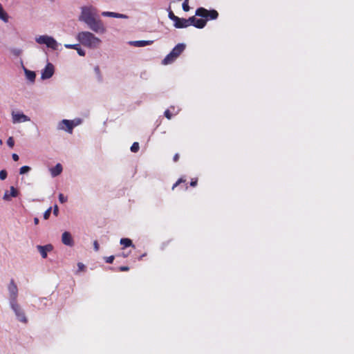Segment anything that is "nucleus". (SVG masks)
<instances>
[{
	"mask_svg": "<svg viewBox=\"0 0 354 354\" xmlns=\"http://www.w3.org/2000/svg\"><path fill=\"white\" fill-rule=\"evenodd\" d=\"M77 39L83 46L91 48L98 47L101 43V40L99 38L88 31L79 32Z\"/></svg>",
	"mask_w": 354,
	"mask_h": 354,
	"instance_id": "nucleus-1",
	"label": "nucleus"
},
{
	"mask_svg": "<svg viewBox=\"0 0 354 354\" xmlns=\"http://www.w3.org/2000/svg\"><path fill=\"white\" fill-rule=\"evenodd\" d=\"M96 9L93 6H84L82 8L81 15L79 20L88 24L90 21L95 18Z\"/></svg>",
	"mask_w": 354,
	"mask_h": 354,
	"instance_id": "nucleus-2",
	"label": "nucleus"
},
{
	"mask_svg": "<svg viewBox=\"0 0 354 354\" xmlns=\"http://www.w3.org/2000/svg\"><path fill=\"white\" fill-rule=\"evenodd\" d=\"M196 16H198L207 21L214 20L218 18V13L216 10H207L205 8L201 7L196 9L195 12Z\"/></svg>",
	"mask_w": 354,
	"mask_h": 354,
	"instance_id": "nucleus-3",
	"label": "nucleus"
},
{
	"mask_svg": "<svg viewBox=\"0 0 354 354\" xmlns=\"http://www.w3.org/2000/svg\"><path fill=\"white\" fill-rule=\"evenodd\" d=\"M36 41L40 44H46L48 48L56 50L57 43L54 38L48 35L39 36L36 39Z\"/></svg>",
	"mask_w": 354,
	"mask_h": 354,
	"instance_id": "nucleus-4",
	"label": "nucleus"
},
{
	"mask_svg": "<svg viewBox=\"0 0 354 354\" xmlns=\"http://www.w3.org/2000/svg\"><path fill=\"white\" fill-rule=\"evenodd\" d=\"M87 25L90 29L97 33H104L106 30L102 21L96 19L95 18L90 21Z\"/></svg>",
	"mask_w": 354,
	"mask_h": 354,
	"instance_id": "nucleus-5",
	"label": "nucleus"
},
{
	"mask_svg": "<svg viewBox=\"0 0 354 354\" xmlns=\"http://www.w3.org/2000/svg\"><path fill=\"white\" fill-rule=\"evenodd\" d=\"M11 308L15 311L16 316L17 317L18 319L24 323L27 322V319L25 316V313L22 310V309L20 308V306L18 305V304L16 302H11L10 303Z\"/></svg>",
	"mask_w": 354,
	"mask_h": 354,
	"instance_id": "nucleus-6",
	"label": "nucleus"
},
{
	"mask_svg": "<svg viewBox=\"0 0 354 354\" xmlns=\"http://www.w3.org/2000/svg\"><path fill=\"white\" fill-rule=\"evenodd\" d=\"M8 291L10 294V300L11 302H16L18 295V288L15 283L14 279H11L8 285Z\"/></svg>",
	"mask_w": 354,
	"mask_h": 354,
	"instance_id": "nucleus-7",
	"label": "nucleus"
},
{
	"mask_svg": "<svg viewBox=\"0 0 354 354\" xmlns=\"http://www.w3.org/2000/svg\"><path fill=\"white\" fill-rule=\"evenodd\" d=\"M188 22V26L192 25L197 28H203L206 26V20L203 19H196L194 16L186 19Z\"/></svg>",
	"mask_w": 354,
	"mask_h": 354,
	"instance_id": "nucleus-8",
	"label": "nucleus"
},
{
	"mask_svg": "<svg viewBox=\"0 0 354 354\" xmlns=\"http://www.w3.org/2000/svg\"><path fill=\"white\" fill-rule=\"evenodd\" d=\"M54 74V66L51 63H48L42 71L41 79L46 80L50 78Z\"/></svg>",
	"mask_w": 354,
	"mask_h": 354,
	"instance_id": "nucleus-9",
	"label": "nucleus"
},
{
	"mask_svg": "<svg viewBox=\"0 0 354 354\" xmlns=\"http://www.w3.org/2000/svg\"><path fill=\"white\" fill-rule=\"evenodd\" d=\"M12 122L13 123H19V122H27L30 120V118L24 115L22 113H15L12 112Z\"/></svg>",
	"mask_w": 354,
	"mask_h": 354,
	"instance_id": "nucleus-10",
	"label": "nucleus"
},
{
	"mask_svg": "<svg viewBox=\"0 0 354 354\" xmlns=\"http://www.w3.org/2000/svg\"><path fill=\"white\" fill-rule=\"evenodd\" d=\"M37 248L38 251L40 252L41 257L44 259H46L47 257V252L53 250V245L50 244H48L46 245H37Z\"/></svg>",
	"mask_w": 354,
	"mask_h": 354,
	"instance_id": "nucleus-11",
	"label": "nucleus"
},
{
	"mask_svg": "<svg viewBox=\"0 0 354 354\" xmlns=\"http://www.w3.org/2000/svg\"><path fill=\"white\" fill-rule=\"evenodd\" d=\"M62 241L66 245L72 246L73 245L72 236L68 232H64L62 234Z\"/></svg>",
	"mask_w": 354,
	"mask_h": 354,
	"instance_id": "nucleus-12",
	"label": "nucleus"
},
{
	"mask_svg": "<svg viewBox=\"0 0 354 354\" xmlns=\"http://www.w3.org/2000/svg\"><path fill=\"white\" fill-rule=\"evenodd\" d=\"M61 124L64 126L61 127L60 129H64L69 133H72L74 127L73 122L68 120H63Z\"/></svg>",
	"mask_w": 354,
	"mask_h": 354,
	"instance_id": "nucleus-13",
	"label": "nucleus"
},
{
	"mask_svg": "<svg viewBox=\"0 0 354 354\" xmlns=\"http://www.w3.org/2000/svg\"><path fill=\"white\" fill-rule=\"evenodd\" d=\"M185 48V44H178L172 49V50L171 52L177 58L183 52Z\"/></svg>",
	"mask_w": 354,
	"mask_h": 354,
	"instance_id": "nucleus-14",
	"label": "nucleus"
},
{
	"mask_svg": "<svg viewBox=\"0 0 354 354\" xmlns=\"http://www.w3.org/2000/svg\"><path fill=\"white\" fill-rule=\"evenodd\" d=\"M153 42V41L152 40H139L131 41L130 44L136 47H143L147 45H151Z\"/></svg>",
	"mask_w": 354,
	"mask_h": 354,
	"instance_id": "nucleus-15",
	"label": "nucleus"
},
{
	"mask_svg": "<svg viewBox=\"0 0 354 354\" xmlns=\"http://www.w3.org/2000/svg\"><path fill=\"white\" fill-rule=\"evenodd\" d=\"M174 26L176 28H187L188 27V22L186 21V19L179 17V21H176L174 23Z\"/></svg>",
	"mask_w": 354,
	"mask_h": 354,
	"instance_id": "nucleus-16",
	"label": "nucleus"
},
{
	"mask_svg": "<svg viewBox=\"0 0 354 354\" xmlns=\"http://www.w3.org/2000/svg\"><path fill=\"white\" fill-rule=\"evenodd\" d=\"M62 171V166L60 163H57L54 167L50 169L51 175L55 177L59 175Z\"/></svg>",
	"mask_w": 354,
	"mask_h": 354,
	"instance_id": "nucleus-17",
	"label": "nucleus"
},
{
	"mask_svg": "<svg viewBox=\"0 0 354 354\" xmlns=\"http://www.w3.org/2000/svg\"><path fill=\"white\" fill-rule=\"evenodd\" d=\"M102 16L104 17H115V18H127V17L125 15L123 14H119L116 12H103L102 13Z\"/></svg>",
	"mask_w": 354,
	"mask_h": 354,
	"instance_id": "nucleus-18",
	"label": "nucleus"
},
{
	"mask_svg": "<svg viewBox=\"0 0 354 354\" xmlns=\"http://www.w3.org/2000/svg\"><path fill=\"white\" fill-rule=\"evenodd\" d=\"M176 57H175L171 52H170L162 61V64L164 65H167L172 63L174 60H176Z\"/></svg>",
	"mask_w": 354,
	"mask_h": 354,
	"instance_id": "nucleus-19",
	"label": "nucleus"
},
{
	"mask_svg": "<svg viewBox=\"0 0 354 354\" xmlns=\"http://www.w3.org/2000/svg\"><path fill=\"white\" fill-rule=\"evenodd\" d=\"M0 19L7 23L8 22L9 16L8 13L4 10L2 5L0 3Z\"/></svg>",
	"mask_w": 354,
	"mask_h": 354,
	"instance_id": "nucleus-20",
	"label": "nucleus"
},
{
	"mask_svg": "<svg viewBox=\"0 0 354 354\" xmlns=\"http://www.w3.org/2000/svg\"><path fill=\"white\" fill-rule=\"evenodd\" d=\"M120 244L124 246V248L127 247H133L134 248V245L132 243V241L130 239L128 238H122L120 239Z\"/></svg>",
	"mask_w": 354,
	"mask_h": 354,
	"instance_id": "nucleus-21",
	"label": "nucleus"
},
{
	"mask_svg": "<svg viewBox=\"0 0 354 354\" xmlns=\"http://www.w3.org/2000/svg\"><path fill=\"white\" fill-rule=\"evenodd\" d=\"M25 74H26V78L28 80H30L32 82H35L36 75L34 71H29V70L25 68Z\"/></svg>",
	"mask_w": 354,
	"mask_h": 354,
	"instance_id": "nucleus-22",
	"label": "nucleus"
},
{
	"mask_svg": "<svg viewBox=\"0 0 354 354\" xmlns=\"http://www.w3.org/2000/svg\"><path fill=\"white\" fill-rule=\"evenodd\" d=\"M168 17L174 23L176 22V21H179V17L174 15V13L173 12L170 8L168 9Z\"/></svg>",
	"mask_w": 354,
	"mask_h": 354,
	"instance_id": "nucleus-23",
	"label": "nucleus"
},
{
	"mask_svg": "<svg viewBox=\"0 0 354 354\" xmlns=\"http://www.w3.org/2000/svg\"><path fill=\"white\" fill-rule=\"evenodd\" d=\"M186 179L184 178H180L172 186V190H174L177 186L180 185L181 183H185Z\"/></svg>",
	"mask_w": 354,
	"mask_h": 354,
	"instance_id": "nucleus-24",
	"label": "nucleus"
},
{
	"mask_svg": "<svg viewBox=\"0 0 354 354\" xmlns=\"http://www.w3.org/2000/svg\"><path fill=\"white\" fill-rule=\"evenodd\" d=\"M139 149H140L139 143L137 142H133L131 147V151L134 153L138 152Z\"/></svg>",
	"mask_w": 354,
	"mask_h": 354,
	"instance_id": "nucleus-25",
	"label": "nucleus"
},
{
	"mask_svg": "<svg viewBox=\"0 0 354 354\" xmlns=\"http://www.w3.org/2000/svg\"><path fill=\"white\" fill-rule=\"evenodd\" d=\"M31 168L29 166H23L19 169V174H24L26 173H28L30 171Z\"/></svg>",
	"mask_w": 354,
	"mask_h": 354,
	"instance_id": "nucleus-26",
	"label": "nucleus"
},
{
	"mask_svg": "<svg viewBox=\"0 0 354 354\" xmlns=\"http://www.w3.org/2000/svg\"><path fill=\"white\" fill-rule=\"evenodd\" d=\"M10 194L12 197H17L19 194V192L13 186H11Z\"/></svg>",
	"mask_w": 354,
	"mask_h": 354,
	"instance_id": "nucleus-27",
	"label": "nucleus"
},
{
	"mask_svg": "<svg viewBox=\"0 0 354 354\" xmlns=\"http://www.w3.org/2000/svg\"><path fill=\"white\" fill-rule=\"evenodd\" d=\"M51 211H52V207H50L48 209H46L44 214V218L45 220H47L50 217V215L51 214Z\"/></svg>",
	"mask_w": 354,
	"mask_h": 354,
	"instance_id": "nucleus-28",
	"label": "nucleus"
},
{
	"mask_svg": "<svg viewBox=\"0 0 354 354\" xmlns=\"http://www.w3.org/2000/svg\"><path fill=\"white\" fill-rule=\"evenodd\" d=\"M188 1L189 0H185V1L183 3V9L185 12H188L189 10Z\"/></svg>",
	"mask_w": 354,
	"mask_h": 354,
	"instance_id": "nucleus-29",
	"label": "nucleus"
},
{
	"mask_svg": "<svg viewBox=\"0 0 354 354\" xmlns=\"http://www.w3.org/2000/svg\"><path fill=\"white\" fill-rule=\"evenodd\" d=\"M8 173L5 169L0 171V179L3 180L7 178Z\"/></svg>",
	"mask_w": 354,
	"mask_h": 354,
	"instance_id": "nucleus-30",
	"label": "nucleus"
},
{
	"mask_svg": "<svg viewBox=\"0 0 354 354\" xmlns=\"http://www.w3.org/2000/svg\"><path fill=\"white\" fill-rule=\"evenodd\" d=\"M65 48H68V49H75L77 50V49L78 48V47L80 46L79 44H65L64 45Z\"/></svg>",
	"mask_w": 354,
	"mask_h": 354,
	"instance_id": "nucleus-31",
	"label": "nucleus"
},
{
	"mask_svg": "<svg viewBox=\"0 0 354 354\" xmlns=\"http://www.w3.org/2000/svg\"><path fill=\"white\" fill-rule=\"evenodd\" d=\"M7 145L10 147L12 148L15 145V141L12 137H9L7 140Z\"/></svg>",
	"mask_w": 354,
	"mask_h": 354,
	"instance_id": "nucleus-32",
	"label": "nucleus"
},
{
	"mask_svg": "<svg viewBox=\"0 0 354 354\" xmlns=\"http://www.w3.org/2000/svg\"><path fill=\"white\" fill-rule=\"evenodd\" d=\"M59 201L61 203H64L67 201V197L64 196L63 194H59Z\"/></svg>",
	"mask_w": 354,
	"mask_h": 354,
	"instance_id": "nucleus-33",
	"label": "nucleus"
},
{
	"mask_svg": "<svg viewBox=\"0 0 354 354\" xmlns=\"http://www.w3.org/2000/svg\"><path fill=\"white\" fill-rule=\"evenodd\" d=\"M115 257L113 255L106 257L104 258L105 261L108 263H112L114 261Z\"/></svg>",
	"mask_w": 354,
	"mask_h": 354,
	"instance_id": "nucleus-34",
	"label": "nucleus"
},
{
	"mask_svg": "<svg viewBox=\"0 0 354 354\" xmlns=\"http://www.w3.org/2000/svg\"><path fill=\"white\" fill-rule=\"evenodd\" d=\"M165 116L168 119L170 120L172 118V113L169 109H167L164 113Z\"/></svg>",
	"mask_w": 354,
	"mask_h": 354,
	"instance_id": "nucleus-35",
	"label": "nucleus"
},
{
	"mask_svg": "<svg viewBox=\"0 0 354 354\" xmlns=\"http://www.w3.org/2000/svg\"><path fill=\"white\" fill-rule=\"evenodd\" d=\"M118 270L120 272H125L129 270V267L128 266H120L118 268Z\"/></svg>",
	"mask_w": 354,
	"mask_h": 354,
	"instance_id": "nucleus-36",
	"label": "nucleus"
},
{
	"mask_svg": "<svg viewBox=\"0 0 354 354\" xmlns=\"http://www.w3.org/2000/svg\"><path fill=\"white\" fill-rule=\"evenodd\" d=\"M10 196H10V194H8V191H6V192L4 193V195H3V200H5V201H10Z\"/></svg>",
	"mask_w": 354,
	"mask_h": 354,
	"instance_id": "nucleus-37",
	"label": "nucleus"
},
{
	"mask_svg": "<svg viewBox=\"0 0 354 354\" xmlns=\"http://www.w3.org/2000/svg\"><path fill=\"white\" fill-rule=\"evenodd\" d=\"M77 53L80 55V56H84L85 55V51L82 49L80 46L78 47V48L77 49Z\"/></svg>",
	"mask_w": 354,
	"mask_h": 354,
	"instance_id": "nucleus-38",
	"label": "nucleus"
},
{
	"mask_svg": "<svg viewBox=\"0 0 354 354\" xmlns=\"http://www.w3.org/2000/svg\"><path fill=\"white\" fill-rule=\"evenodd\" d=\"M58 213H59V208H58V206H57V205H54V207H53V214H54L55 216H57Z\"/></svg>",
	"mask_w": 354,
	"mask_h": 354,
	"instance_id": "nucleus-39",
	"label": "nucleus"
},
{
	"mask_svg": "<svg viewBox=\"0 0 354 354\" xmlns=\"http://www.w3.org/2000/svg\"><path fill=\"white\" fill-rule=\"evenodd\" d=\"M197 183H198V179L197 178H193V179H192V180L190 182V186L195 187V186L197 185Z\"/></svg>",
	"mask_w": 354,
	"mask_h": 354,
	"instance_id": "nucleus-40",
	"label": "nucleus"
},
{
	"mask_svg": "<svg viewBox=\"0 0 354 354\" xmlns=\"http://www.w3.org/2000/svg\"><path fill=\"white\" fill-rule=\"evenodd\" d=\"M93 247H94V250L96 252L99 250L100 246H99V243H98L97 241H94Z\"/></svg>",
	"mask_w": 354,
	"mask_h": 354,
	"instance_id": "nucleus-41",
	"label": "nucleus"
},
{
	"mask_svg": "<svg viewBox=\"0 0 354 354\" xmlns=\"http://www.w3.org/2000/svg\"><path fill=\"white\" fill-rule=\"evenodd\" d=\"M12 158L13 160H15V161L19 160V156L17 153H13L12 155Z\"/></svg>",
	"mask_w": 354,
	"mask_h": 354,
	"instance_id": "nucleus-42",
	"label": "nucleus"
},
{
	"mask_svg": "<svg viewBox=\"0 0 354 354\" xmlns=\"http://www.w3.org/2000/svg\"><path fill=\"white\" fill-rule=\"evenodd\" d=\"M179 157H180L179 154L178 153H176L174 155V158H173L174 161V162H177L179 160Z\"/></svg>",
	"mask_w": 354,
	"mask_h": 354,
	"instance_id": "nucleus-43",
	"label": "nucleus"
},
{
	"mask_svg": "<svg viewBox=\"0 0 354 354\" xmlns=\"http://www.w3.org/2000/svg\"><path fill=\"white\" fill-rule=\"evenodd\" d=\"M78 267H79V269L82 270H83L84 266L82 263H78Z\"/></svg>",
	"mask_w": 354,
	"mask_h": 354,
	"instance_id": "nucleus-44",
	"label": "nucleus"
},
{
	"mask_svg": "<svg viewBox=\"0 0 354 354\" xmlns=\"http://www.w3.org/2000/svg\"><path fill=\"white\" fill-rule=\"evenodd\" d=\"M128 255H129L128 254H125V253L122 252L120 254H119L118 256L119 257H122L125 258V257H127Z\"/></svg>",
	"mask_w": 354,
	"mask_h": 354,
	"instance_id": "nucleus-45",
	"label": "nucleus"
},
{
	"mask_svg": "<svg viewBox=\"0 0 354 354\" xmlns=\"http://www.w3.org/2000/svg\"><path fill=\"white\" fill-rule=\"evenodd\" d=\"M147 256V253H144L143 254H142L140 257H139V261H141L143 257H146Z\"/></svg>",
	"mask_w": 354,
	"mask_h": 354,
	"instance_id": "nucleus-46",
	"label": "nucleus"
},
{
	"mask_svg": "<svg viewBox=\"0 0 354 354\" xmlns=\"http://www.w3.org/2000/svg\"><path fill=\"white\" fill-rule=\"evenodd\" d=\"M34 223L35 225H37L39 223V219L37 218H35Z\"/></svg>",
	"mask_w": 354,
	"mask_h": 354,
	"instance_id": "nucleus-47",
	"label": "nucleus"
},
{
	"mask_svg": "<svg viewBox=\"0 0 354 354\" xmlns=\"http://www.w3.org/2000/svg\"><path fill=\"white\" fill-rule=\"evenodd\" d=\"M188 189L187 184L185 183V189Z\"/></svg>",
	"mask_w": 354,
	"mask_h": 354,
	"instance_id": "nucleus-48",
	"label": "nucleus"
}]
</instances>
